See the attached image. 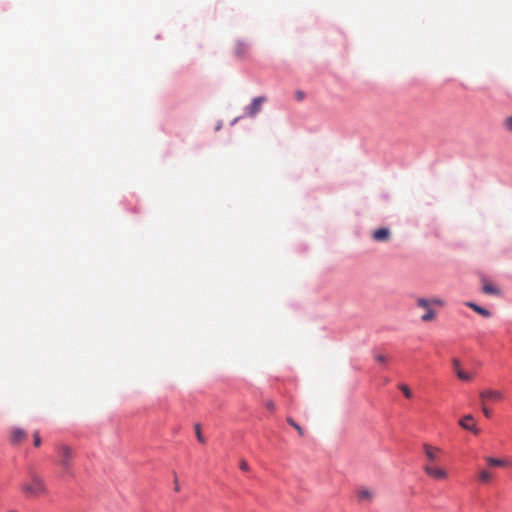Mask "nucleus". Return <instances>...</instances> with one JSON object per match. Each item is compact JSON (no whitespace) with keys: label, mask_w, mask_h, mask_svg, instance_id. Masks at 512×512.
<instances>
[{"label":"nucleus","mask_w":512,"mask_h":512,"mask_svg":"<svg viewBox=\"0 0 512 512\" xmlns=\"http://www.w3.org/2000/svg\"><path fill=\"white\" fill-rule=\"evenodd\" d=\"M56 464L60 468V476L62 478H73L74 462L76 459V450L69 444L61 442L56 444Z\"/></svg>","instance_id":"obj_1"},{"label":"nucleus","mask_w":512,"mask_h":512,"mask_svg":"<svg viewBox=\"0 0 512 512\" xmlns=\"http://www.w3.org/2000/svg\"><path fill=\"white\" fill-rule=\"evenodd\" d=\"M27 498H37L48 493L44 479L34 471L29 472V478L20 486Z\"/></svg>","instance_id":"obj_2"},{"label":"nucleus","mask_w":512,"mask_h":512,"mask_svg":"<svg viewBox=\"0 0 512 512\" xmlns=\"http://www.w3.org/2000/svg\"><path fill=\"white\" fill-rule=\"evenodd\" d=\"M416 304L419 308H422L425 310V314L421 316V320L423 322H430L433 321L436 317L435 311L432 309V306H444L445 302L441 298H418L416 300Z\"/></svg>","instance_id":"obj_3"},{"label":"nucleus","mask_w":512,"mask_h":512,"mask_svg":"<svg viewBox=\"0 0 512 512\" xmlns=\"http://www.w3.org/2000/svg\"><path fill=\"white\" fill-rule=\"evenodd\" d=\"M423 471L434 480H447L449 477L448 471L437 464H424Z\"/></svg>","instance_id":"obj_4"},{"label":"nucleus","mask_w":512,"mask_h":512,"mask_svg":"<svg viewBox=\"0 0 512 512\" xmlns=\"http://www.w3.org/2000/svg\"><path fill=\"white\" fill-rule=\"evenodd\" d=\"M422 448L426 457L424 464H437L438 459L442 455V449L428 443H424Z\"/></svg>","instance_id":"obj_5"},{"label":"nucleus","mask_w":512,"mask_h":512,"mask_svg":"<svg viewBox=\"0 0 512 512\" xmlns=\"http://www.w3.org/2000/svg\"><path fill=\"white\" fill-rule=\"evenodd\" d=\"M356 497L361 504H370L376 497V491L372 488L361 486L356 490Z\"/></svg>","instance_id":"obj_6"},{"label":"nucleus","mask_w":512,"mask_h":512,"mask_svg":"<svg viewBox=\"0 0 512 512\" xmlns=\"http://www.w3.org/2000/svg\"><path fill=\"white\" fill-rule=\"evenodd\" d=\"M481 402H500L504 399V394L496 389H484L479 393Z\"/></svg>","instance_id":"obj_7"},{"label":"nucleus","mask_w":512,"mask_h":512,"mask_svg":"<svg viewBox=\"0 0 512 512\" xmlns=\"http://www.w3.org/2000/svg\"><path fill=\"white\" fill-rule=\"evenodd\" d=\"M250 46L247 42L237 40L232 47L233 55L238 59H245L249 55Z\"/></svg>","instance_id":"obj_8"},{"label":"nucleus","mask_w":512,"mask_h":512,"mask_svg":"<svg viewBox=\"0 0 512 512\" xmlns=\"http://www.w3.org/2000/svg\"><path fill=\"white\" fill-rule=\"evenodd\" d=\"M459 425L467 430L472 432L474 435H478L480 433V429L477 427L474 417L471 414H467L459 420Z\"/></svg>","instance_id":"obj_9"},{"label":"nucleus","mask_w":512,"mask_h":512,"mask_svg":"<svg viewBox=\"0 0 512 512\" xmlns=\"http://www.w3.org/2000/svg\"><path fill=\"white\" fill-rule=\"evenodd\" d=\"M265 101L266 98L263 96L254 98L250 106L246 108V114L251 117L255 116L257 113L260 112L262 104Z\"/></svg>","instance_id":"obj_10"},{"label":"nucleus","mask_w":512,"mask_h":512,"mask_svg":"<svg viewBox=\"0 0 512 512\" xmlns=\"http://www.w3.org/2000/svg\"><path fill=\"white\" fill-rule=\"evenodd\" d=\"M372 238L376 242H387L391 238V231L388 228H379L372 233Z\"/></svg>","instance_id":"obj_11"},{"label":"nucleus","mask_w":512,"mask_h":512,"mask_svg":"<svg viewBox=\"0 0 512 512\" xmlns=\"http://www.w3.org/2000/svg\"><path fill=\"white\" fill-rule=\"evenodd\" d=\"M27 439V433L20 428H13L10 432V440L12 444H20Z\"/></svg>","instance_id":"obj_12"},{"label":"nucleus","mask_w":512,"mask_h":512,"mask_svg":"<svg viewBox=\"0 0 512 512\" xmlns=\"http://www.w3.org/2000/svg\"><path fill=\"white\" fill-rule=\"evenodd\" d=\"M466 306H468L473 311H475L476 313H478L479 315H481V316H483L485 318L491 317V312L489 310H487L486 308H483V307L475 304L474 302H467Z\"/></svg>","instance_id":"obj_13"},{"label":"nucleus","mask_w":512,"mask_h":512,"mask_svg":"<svg viewBox=\"0 0 512 512\" xmlns=\"http://www.w3.org/2000/svg\"><path fill=\"white\" fill-rule=\"evenodd\" d=\"M485 460L491 467H505L508 465L507 461L493 457H486Z\"/></svg>","instance_id":"obj_14"},{"label":"nucleus","mask_w":512,"mask_h":512,"mask_svg":"<svg viewBox=\"0 0 512 512\" xmlns=\"http://www.w3.org/2000/svg\"><path fill=\"white\" fill-rule=\"evenodd\" d=\"M483 292L486 293V294H490V295H500V289L497 288L496 286H494L492 283H485L483 285Z\"/></svg>","instance_id":"obj_15"},{"label":"nucleus","mask_w":512,"mask_h":512,"mask_svg":"<svg viewBox=\"0 0 512 512\" xmlns=\"http://www.w3.org/2000/svg\"><path fill=\"white\" fill-rule=\"evenodd\" d=\"M457 377L461 381L469 382L473 379V374L464 371L463 369L459 370L458 373H456Z\"/></svg>","instance_id":"obj_16"},{"label":"nucleus","mask_w":512,"mask_h":512,"mask_svg":"<svg viewBox=\"0 0 512 512\" xmlns=\"http://www.w3.org/2000/svg\"><path fill=\"white\" fill-rule=\"evenodd\" d=\"M479 479L482 483H489L492 479V474L486 470H482L479 473Z\"/></svg>","instance_id":"obj_17"},{"label":"nucleus","mask_w":512,"mask_h":512,"mask_svg":"<svg viewBox=\"0 0 512 512\" xmlns=\"http://www.w3.org/2000/svg\"><path fill=\"white\" fill-rule=\"evenodd\" d=\"M194 429H195V434H196V437H197V440L204 444L206 442L204 436L202 435V432H201V425L199 423H196L194 425Z\"/></svg>","instance_id":"obj_18"},{"label":"nucleus","mask_w":512,"mask_h":512,"mask_svg":"<svg viewBox=\"0 0 512 512\" xmlns=\"http://www.w3.org/2000/svg\"><path fill=\"white\" fill-rule=\"evenodd\" d=\"M287 422L293 427L296 429V431L298 432V434L300 436H304V431L303 429L290 417L287 418Z\"/></svg>","instance_id":"obj_19"},{"label":"nucleus","mask_w":512,"mask_h":512,"mask_svg":"<svg viewBox=\"0 0 512 512\" xmlns=\"http://www.w3.org/2000/svg\"><path fill=\"white\" fill-rule=\"evenodd\" d=\"M398 388L403 392L406 398L410 399L412 398V392L409 389V387L405 384H399Z\"/></svg>","instance_id":"obj_20"},{"label":"nucleus","mask_w":512,"mask_h":512,"mask_svg":"<svg viewBox=\"0 0 512 512\" xmlns=\"http://www.w3.org/2000/svg\"><path fill=\"white\" fill-rule=\"evenodd\" d=\"M481 408H482V412H483L485 417H487V418H491L492 417V411H491V409H489L487 407L486 403L481 402Z\"/></svg>","instance_id":"obj_21"},{"label":"nucleus","mask_w":512,"mask_h":512,"mask_svg":"<svg viewBox=\"0 0 512 512\" xmlns=\"http://www.w3.org/2000/svg\"><path fill=\"white\" fill-rule=\"evenodd\" d=\"M41 443H42V440H41L40 434L38 431H35L33 434V444L35 447H40Z\"/></svg>","instance_id":"obj_22"},{"label":"nucleus","mask_w":512,"mask_h":512,"mask_svg":"<svg viewBox=\"0 0 512 512\" xmlns=\"http://www.w3.org/2000/svg\"><path fill=\"white\" fill-rule=\"evenodd\" d=\"M452 366H453V370H454L455 374L458 373V371L462 369L461 362L457 358L452 359Z\"/></svg>","instance_id":"obj_23"},{"label":"nucleus","mask_w":512,"mask_h":512,"mask_svg":"<svg viewBox=\"0 0 512 512\" xmlns=\"http://www.w3.org/2000/svg\"><path fill=\"white\" fill-rule=\"evenodd\" d=\"M504 127L512 133V116H509L504 120Z\"/></svg>","instance_id":"obj_24"},{"label":"nucleus","mask_w":512,"mask_h":512,"mask_svg":"<svg viewBox=\"0 0 512 512\" xmlns=\"http://www.w3.org/2000/svg\"><path fill=\"white\" fill-rule=\"evenodd\" d=\"M375 360L379 363H386L388 360V357L382 354L375 355Z\"/></svg>","instance_id":"obj_25"},{"label":"nucleus","mask_w":512,"mask_h":512,"mask_svg":"<svg viewBox=\"0 0 512 512\" xmlns=\"http://www.w3.org/2000/svg\"><path fill=\"white\" fill-rule=\"evenodd\" d=\"M295 97L298 101H302L305 97V93L303 91H297Z\"/></svg>","instance_id":"obj_26"},{"label":"nucleus","mask_w":512,"mask_h":512,"mask_svg":"<svg viewBox=\"0 0 512 512\" xmlns=\"http://www.w3.org/2000/svg\"><path fill=\"white\" fill-rule=\"evenodd\" d=\"M240 469H241L242 471H248V470H249V465H248V463H247L246 461L242 460V461L240 462Z\"/></svg>","instance_id":"obj_27"},{"label":"nucleus","mask_w":512,"mask_h":512,"mask_svg":"<svg viewBox=\"0 0 512 512\" xmlns=\"http://www.w3.org/2000/svg\"><path fill=\"white\" fill-rule=\"evenodd\" d=\"M265 406H266V408H267V409H269V410H274V409H275V405H274V403H273L272 401H267V402L265 403Z\"/></svg>","instance_id":"obj_28"},{"label":"nucleus","mask_w":512,"mask_h":512,"mask_svg":"<svg viewBox=\"0 0 512 512\" xmlns=\"http://www.w3.org/2000/svg\"><path fill=\"white\" fill-rule=\"evenodd\" d=\"M174 491L175 492H179L180 491V485H179L177 477H175V479H174Z\"/></svg>","instance_id":"obj_29"}]
</instances>
